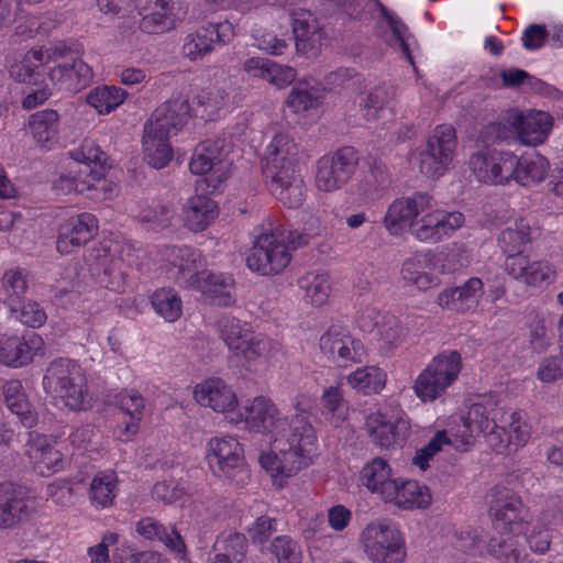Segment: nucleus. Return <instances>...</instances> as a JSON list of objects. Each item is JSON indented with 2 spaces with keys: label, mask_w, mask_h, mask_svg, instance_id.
I'll use <instances>...</instances> for the list:
<instances>
[{
  "label": "nucleus",
  "mask_w": 563,
  "mask_h": 563,
  "mask_svg": "<svg viewBox=\"0 0 563 563\" xmlns=\"http://www.w3.org/2000/svg\"><path fill=\"white\" fill-rule=\"evenodd\" d=\"M190 117L189 100L177 97L157 107L144 125V132L169 139L178 133Z\"/></svg>",
  "instance_id": "9b49d317"
},
{
  "label": "nucleus",
  "mask_w": 563,
  "mask_h": 563,
  "mask_svg": "<svg viewBox=\"0 0 563 563\" xmlns=\"http://www.w3.org/2000/svg\"><path fill=\"white\" fill-rule=\"evenodd\" d=\"M431 206V197L428 194L416 192L412 197L395 200L388 208L384 223L388 231L396 234L405 227L410 228L415 218Z\"/></svg>",
  "instance_id": "4be33fe9"
},
{
  "label": "nucleus",
  "mask_w": 563,
  "mask_h": 563,
  "mask_svg": "<svg viewBox=\"0 0 563 563\" xmlns=\"http://www.w3.org/2000/svg\"><path fill=\"white\" fill-rule=\"evenodd\" d=\"M136 531L148 540H158L163 542L179 559L186 555V544L179 532L170 527L166 528L152 517L141 519L136 525Z\"/></svg>",
  "instance_id": "473e14b6"
},
{
  "label": "nucleus",
  "mask_w": 563,
  "mask_h": 563,
  "mask_svg": "<svg viewBox=\"0 0 563 563\" xmlns=\"http://www.w3.org/2000/svg\"><path fill=\"white\" fill-rule=\"evenodd\" d=\"M91 277L106 289L118 290L119 283L115 274L114 261L110 255L98 256L89 264Z\"/></svg>",
  "instance_id": "5fc2aeb1"
},
{
  "label": "nucleus",
  "mask_w": 563,
  "mask_h": 563,
  "mask_svg": "<svg viewBox=\"0 0 563 563\" xmlns=\"http://www.w3.org/2000/svg\"><path fill=\"white\" fill-rule=\"evenodd\" d=\"M506 271L516 279L533 287H545L555 279V271L547 261H531L528 256L506 262Z\"/></svg>",
  "instance_id": "393cba45"
},
{
  "label": "nucleus",
  "mask_w": 563,
  "mask_h": 563,
  "mask_svg": "<svg viewBox=\"0 0 563 563\" xmlns=\"http://www.w3.org/2000/svg\"><path fill=\"white\" fill-rule=\"evenodd\" d=\"M71 157L84 164L79 170L80 175H86L82 180L88 189H96L95 183H100L106 177V172L111 168L110 157L100 146L92 143H86L78 151L71 153Z\"/></svg>",
  "instance_id": "bb28decb"
},
{
  "label": "nucleus",
  "mask_w": 563,
  "mask_h": 563,
  "mask_svg": "<svg viewBox=\"0 0 563 563\" xmlns=\"http://www.w3.org/2000/svg\"><path fill=\"white\" fill-rule=\"evenodd\" d=\"M456 132L451 125H439L418 152L420 173L430 178L441 177L453 161Z\"/></svg>",
  "instance_id": "39448f33"
},
{
  "label": "nucleus",
  "mask_w": 563,
  "mask_h": 563,
  "mask_svg": "<svg viewBox=\"0 0 563 563\" xmlns=\"http://www.w3.org/2000/svg\"><path fill=\"white\" fill-rule=\"evenodd\" d=\"M2 286L8 298L21 299V296L27 290L26 275L21 268L8 269L2 277Z\"/></svg>",
  "instance_id": "338daca9"
},
{
  "label": "nucleus",
  "mask_w": 563,
  "mask_h": 563,
  "mask_svg": "<svg viewBox=\"0 0 563 563\" xmlns=\"http://www.w3.org/2000/svg\"><path fill=\"white\" fill-rule=\"evenodd\" d=\"M462 368V357L457 351L439 353L420 373L413 389L423 402L439 398L454 383Z\"/></svg>",
  "instance_id": "7ed1b4c3"
},
{
  "label": "nucleus",
  "mask_w": 563,
  "mask_h": 563,
  "mask_svg": "<svg viewBox=\"0 0 563 563\" xmlns=\"http://www.w3.org/2000/svg\"><path fill=\"white\" fill-rule=\"evenodd\" d=\"M234 27L228 20L221 22H208L188 34L183 45V54L190 60L203 57L213 49V44H229L234 37Z\"/></svg>",
  "instance_id": "f8f14e48"
},
{
  "label": "nucleus",
  "mask_w": 563,
  "mask_h": 563,
  "mask_svg": "<svg viewBox=\"0 0 563 563\" xmlns=\"http://www.w3.org/2000/svg\"><path fill=\"white\" fill-rule=\"evenodd\" d=\"M349 383L365 395L377 394L386 383V374L378 367L358 368L349 375Z\"/></svg>",
  "instance_id": "603ef678"
},
{
  "label": "nucleus",
  "mask_w": 563,
  "mask_h": 563,
  "mask_svg": "<svg viewBox=\"0 0 563 563\" xmlns=\"http://www.w3.org/2000/svg\"><path fill=\"white\" fill-rule=\"evenodd\" d=\"M234 280L229 275L214 274L208 269L203 272L197 278V283L192 285L191 289L198 290L203 295H209L213 298L219 299V305L230 306L234 299L231 294Z\"/></svg>",
  "instance_id": "4c0bfd02"
},
{
  "label": "nucleus",
  "mask_w": 563,
  "mask_h": 563,
  "mask_svg": "<svg viewBox=\"0 0 563 563\" xmlns=\"http://www.w3.org/2000/svg\"><path fill=\"white\" fill-rule=\"evenodd\" d=\"M319 29V23L316 18L309 12L296 13L292 19V33L295 37L296 49L307 48V40L302 38L305 32L309 30Z\"/></svg>",
  "instance_id": "0e129e2a"
},
{
  "label": "nucleus",
  "mask_w": 563,
  "mask_h": 563,
  "mask_svg": "<svg viewBox=\"0 0 563 563\" xmlns=\"http://www.w3.org/2000/svg\"><path fill=\"white\" fill-rule=\"evenodd\" d=\"M274 235H258L246 257L247 267L262 276L277 275L289 264L291 255Z\"/></svg>",
  "instance_id": "0eeeda50"
},
{
  "label": "nucleus",
  "mask_w": 563,
  "mask_h": 563,
  "mask_svg": "<svg viewBox=\"0 0 563 563\" xmlns=\"http://www.w3.org/2000/svg\"><path fill=\"white\" fill-rule=\"evenodd\" d=\"M34 467L42 476H49L64 467L63 454L54 446L33 455Z\"/></svg>",
  "instance_id": "052dcab7"
},
{
  "label": "nucleus",
  "mask_w": 563,
  "mask_h": 563,
  "mask_svg": "<svg viewBox=\"0 0 563 563\" xmlns=\"http://www.w3.org/2000/svg\"><path fill=\"white\" fill-rule=\"evenodd\" d=\"M126 96V91L120 87L102 86L92 89L87 95L86 101L93 107L98 113L108 114L123 103Z\"/></svg>",
  "instance_id": "de8ad7c7"
},
{
  "label": "nucleus",
  "mask_w": 563,
  "mask_h": 563,
  "mask_svg": "<svg viewBox=\"0 0 563 563\" xmlns=\"http://www.w3.org/2000/svg\"><path fill=\"white\" fill-rule=\"evenodd\" d=\"M221 335L230 350L247 360H254L262 353L261 342L254 341L253 333L234 318L223 320Z\"/></svg>",
  "instance_id": "c85d7f7f"
},
{
  "label": "nucleus",
  "mask_w": 563,
  "mask_h": 563,
  "mask_svg": "<svg viewBox=\"0 0 563 563\" xmlns=\"http://www.w3.org/2000/svg\"><path fill=\"white\" fill-rule=\"evenodd\" d=\"M464 223V216L459 211L435 210L410 223V233L421 242L437 243L449 236Z\"/></svg>",
  "instance_id": "ddd939ff"
},
{
  "label": "nucleus",
  "mask_w": 563,
  "mask_h": 563,
  "mask_svg": "<svg viewBox=\"0 0 563 563\" xmlns=\"http://www.w3.org/2000/svg\"><path fill=\"white\" fill-rule=\"evenodd\" d=\"M483 282L479 278H470L464 285L453 288H446L438 296V303L444 308L457 310L459 303L467 301L481 291Z\"/></svg>",
  "instance_id": "3c124183"
},
{
  "label": "nucleus",
  "mask_w": 563,
  "mask_h": 563,
  "mask_svg": "<svg viewBox=\"0 0 563 563\" xmlns=\"http://www.w3.org/2000/svg\"><path fill=\"white\" fill-rule=\"evenodd\" d=\"M532 230L526 219H519L514 227H507L498 236V244L507 255L506 262H511L514 257H525L521 255L523 247L532 241Z\"/></svg>",
  "instance_id": "e433bc0d"
},
{
  "label": "nucleus",
  "mask_w": 563,
  "mask_h": 563,
  "mask_svg": "<svg viewBox=\"0 0 563 563\" xmlns=\"http://www.w3.org/2000/svg\"><path fill=\"white\" fill-rule=\"evenodd\" d=\"M390 174L384 162L374 158L368 163V172L357 184V194L366 199L374 198L389 187Z\"/></svg>",
  "instance_id": "ea45409f"
},
{
  "label": "nucleus",
  "mask_w": 563,
  "mask_h": 563,
  "mask_svg": "<svg viewBox=\"0 0 563 563\" xmlns=\"http://www.w3.org/2000/svg\"><path fill=\"white\" fill-rule=\"evenodd\" d=\"M388 483L382 497L386 503H394L402 509H426L431 505L432 496L426 485L413 479L395 478Z\"/></svg>",
  "instance_id": "a211bd4d"
},
{
  "label": "nucleus",
  "mask_w": 563,
  "mask_h": 563,
  "mask_svg": "<svg viewBox=\"0 0 563 563\" xmlns=\"http://www.w3.org/2000/svg\"><path fill=\"white\" fill-rule=\"evenodd\" d=\"M4 402L12 413L20 418L25 428H32L37 423V412L29 402L20 380H8L2 386Z\"/></svg>",
  "instance_id": "f704fd0d"
},
{
  "label": "nucleus",
  "mask_w": 563,
  "mask_h": 563,
  "mask_svg": "<svg viewBox=\"0 0 563 563\" xmlns=\"http://www.w3.org/2000/svg\"><path fill=\"white\" fill-rule=\"evenodd\" d=\"M323 98L324 88L310 86L307 80H303L292 87L286 99V104L295 113L305 112L319 107Z\"/></svg>",
  "instance_id": "79ce46f5"
},
{
  "label": "nucleus",
  "mask_w": 563,
  "mask_h": 563,
  "mask_svg": "<svg viewBox=\"0 0 563 563\" xmlns=\"http://www.w3.org/2000/svg\"><path fill=\"white\" fill-rule=\"evenodd\" d=\"M467 420L470 426L475 424L479 432L487 433L489 445L499 453L511 444L516 449L525 445L529 438L522 413L499 407L492 395L471 406Z\"/></svg>",
  "instance_id": "f03ea898"
},
{
  "label": "nucleus",
  "mask_w": 563,
  "mask_h": 563,
  "mask_svg": "<svg viewBox=\"0 0 563 563\" xmlns=\"http://www.w3.org/2000/svg\"><path fill=\"white\" fill-rule=\"evenodd\" d=\"M29 129L36 142L46 144L59 130V114L53 109L36 111L29 118Z\"/></svg>",
  "instance_id": "a18cd8bd"
},
{
  "label": "nucleus",
  "mask_w": 563,
  "mask_h": 563,
  "mask_svg": "<svg viewBox=\"0 0 563 563\" xmlns=\"http://www.w3.org/2000/svg\"><path fill=\"white\" fill-rule=\"evenodd\" d=\"M299 147L286 133L276 134L267 146L263 175L272 176L286 169H297Z\"/></svg>",
  "instance_id": "412c9836"
},
{
  "label": "nucleus",
  "mask_w": 563,
  "mask_h": 563,
  "mask_svg": "<svg viewBox=\"0 0 563 563\" xmlns=\"http://www.w3.org/2000/svg\"><path fill=\"white\" fill-rule=\"evenodd\" d=\"M353 89L357 92V103L365 120L376 119L378 111L395 96L393 86L386 84L377 85L368 90L366 85L358 80V88Z\"/></svg>",
  "instance_id": "c9c22d12"
},
{
  "label": "nucleus",
  "mask_w": 563,
  "mask_h": 563,
  "mask_svg": "<svg viewBox=\"0 0 563 563\" xmlns=\"http://www.w3.org/2000/svg\"><path fill=\"white\" fill-rule=\"evenodd\" d=\"M44 345L37 333L30 331L22 336L0 338V363L10 367H22L33 361Z\"/></svg>",
  "instance_id": "dca6fc26"
},
{
  "label": "nucleus",
  "mask_w": 563,
  "mask_h": 563,
  "mask_svg": "<svg viewBox=\"0 0 563 563\" xmlns=\"http://www.w3.org/2000/svg\"><path fill=\"white\" fill-rule=\"evenodd\" d=\"M114 484L112 477L109 475L95 476L90 484L89 495L93 504L101 507L110 505L114 498L113 494Z\"/></svg>",
  "instance_id": "bf43d9fd"
},
{
  "label": "nucleus",
  "mask_w": 563,
  "mask_h": 563,
  "mask_svg": "<svg viewBox=\"0 0 563 563\" xmlns=\"http://www.w3.org/2000/svg\"><path fill=\"white\" fill-rule=\"evenodd\" d=\"M207 459L209 466L218 476L223 475L233 479L236 474L246 473L243 449L233 438L210 440Z\"/></svg>",
  "instance_id": "4468645a"
},
{
  "label": "nucleus",
  "mask_w": 563,
  "mask_h": 563,
  "mask_svg": "<svg viewBox=\"0 0 563 563\" xmlns=\"http://www.w3.org/2000/svg\"><path fill=\"white\" fill-rule=\"evenodd\" d=\"M186 494V487L180 483L173 481L158 482L152 488V496L165 505H170L179 500Z\"/></svg>",
  "instance_id": "69168bd1"
},
{
  "label": "nucleus",
  "mask_w": 563,
  "mask_h": 563,
  "mask_svg": "<svg viewBox=\"0 0 563 563\" xmlns=\"http://www.w3.org/2000/svg\"><path fill=\"white\" fill-rule=\"evenodd\" d=\"M365 428L372 441L385 449L402 446L410 434V424L407 420L386 419L382 413L369 415Z\"/></svg>",
  "instance_id": "f3484780"
},
{
  "label": "nucleus",
  "mask_w": 563,
  "mask_h": 563,
  "mask_svg": "<svg viewBox=\"0 0 563 563\" xmlns=\"http://www.w3.org/2000/svg\"><path fill=\"white\" fill-rule=\"evenodd\" d=\"M75 374H81V369L76 362L69 358H56L46 368L43 387L47 393H54L73 380Z\"/></svg>",
  "instance_id": "37998d69"
},
{
  "label": "nucleus",
  "mask_w": 563,
  "mask_h": 563,
  "mask_svg": "<svg viewBox=\"0 0 563 563\" xmlns=\"http://www.w3.org/2000/svg\"><path fill=\"white\" fill-rule=\"evenodd\" d=\"M216 550L221 551L231 561L241 563L246 555L247 539L241 532H231L222 539H218L213 545Z\"/></svg>",
  "instance_id": "4d7b16f0"
},
{
  "label": "nucleus",
  "mask_w": 563,
  "mask_h": 563,
  "mask_svg": "<svg viewBox=\"0 0 563 563\" xmlns=\"http://www.w3.org/2000/svg\"><path fill=\"white\" fill-rule=\"evenodd\" d=\"M514 137L522 144L538 145L543 143L553 125L552 117L543 111L517 112L511 114Z\"/></svg>",
  "instance_id": "6ab92c4d"
},
{
  "label": "nucleus",
  "mask_w": 563,
  "mask_h": 563,
  "mask_svg": "<svg viewBox=\"0 0 563 563\" xmlns=\"http://www.w3.org/2000/svg\"><path fill=\"white\" fill-rule=\"evenodd\" d=\"M319 346L322 354L338 366H346L358 356L355 340L336 327H331L321 335Z\"/></svg>",
  "instance_id": "b1692460"
},
{
  "label": "nucleus",
  "mask_w": 563,
  "mask_h": 563,
  "mask_svg": "<svg viewBox=\"0 0 563 563\" xmlns=\"http://www.w3.org/2000/svg\"><path fill=\"white\" fill-rule=\"evenodd\" d=\"M318 448L316 431L303 418L289 422L286 443L275 438L269 452H261L258 462L273 477H291L311 464Z\"/></svg>",
  "instance_id": "f257e3e1"
},
{
  "label": "nucleus",
  "mask_w": 563,
  "mask_h": 563,
  "mask_svg": "<svg viewBox=\"0 0 563 563\" xmlns=\"http://www.w3.org/2000/svg\"><path fill=\"white\" fill-rule=\"evenodd\" d=\"M244 421L251 431L258 433L276 432L284 424L276 406L264 396L255 397L244 407Z\"/></svg>",
  "instance_id": "cd10ccee"
},
{
  "label": "nucleus",
  "mask_w": 563,
  "mask_h": 563,
  "mask_svg": "<svg viewBox=\"0 0 563 563\" xmlns=\"http://www.w3.org/2000/svg\"><path fill=\"white\" fill-rule=\"evenodd\" d=\"M154 310L166 321L174 322L181 316V300L174 289H157L151 298Z\"/></svg>",
  "instance_id": "864d4df0"
},
{
  "label": "nucleus",
  "mask_w": 563,
  "mask_h": 563,
  "mask_svg": "<svg viewBox=\"0 0 563 563\" xmlns=\"http://www.w3.org/2000/svg\"><path fill=\"white\" fill-rule=\"evenodd\" d=\"M514 137L511 114L506 121L490 122L485 125L479 134V139L486 145L494 144L498 141H505Z\"/></svg>",
  "instance_id": "e2e57ef3"
},
{
  "label": "nucleus",
  "mask_w": 563,
  "mask_h": 563,
  "mask_svg": "<svg viewBox=\"0 0 563 563\" xmlns=\"http://www.w3.org/2000/svg\"><path fill=\"white\" fill-rule=\"evenodd\" d=\"M362 479L365 486L372 492L384 496L385 486L394 483L391 478V468L382 457H375L368 462L361 471Z\"/></svg>",
  "instance_id": "09e8293b"
},
{
  "label": "nucleus",
  "mask_w": 563,
  "mask_h": 563,
  "mask_svg": "<svg viewBox=\"0 0 563 563\" xmlns=\"http://www.w3.org/2000/svg\"><path fill=\"white\" fill-rule=\"evenodd\" d=\"M33 504L25 487L12 482L0 483V529L26 522L34 512Z\"/></svg>",
  "instance_id": "9d476101"
},
{
  "label": "nucleus",
  "mask_w": 563,
  "mask_h": 563,
  "mask_svg": "<svg viewBox=\"0 0 563 563\" xmlns=\"http://www.w3.org/2000/svg\"><path fill=\"white\" fill-rule=\"evenodd\" d=\"M247 73L268 80L272 85L282 89L296 79V70L290 66L279 65L271 59L252 57L244 64Z\"/></svg>",
  "instance_id": "72a5a7b5"
},
{
  "label": "nucleus",
  "mask_w": 563,
  "mask_h": 563,
  "mask_svg": "<svg viewBox=\"0 0 563 563\" xmlns=\"http://www.w3.org/2000/svg\"><path fill=\"white\" fill-rule=\"evenodd\" d=\"M517 155L511 152L486 150L473 154L468 165L481 183L504 185L510 181Z\"/></svg>",
  "instance_id": "6e6552de"
},
{
  "label": "nucleus",
  "mask_w": 563,
  "mask_h": 563,
  "mask_svg": "<svg viewBox=\"0 0 563 563\" xmlns=\"http://www.w3.org/2000/svg\"><path fill=\"white\" fill-rule=\"evenodd\" d=\"M98 232V221L91 213H80L64 221L58 229L56 249L60 254H69L87 244Z\"/></svg>",
  "instance_id": "2eb2a0df"
},
{
  "label": "nucleus",
  "mask_w": 563,
  "mask_h": 563,
  "mask_svg": "<svg viewBox=\"0 0 563 563\" xmlns=\"http://www.w3.org/2000/svg\"><path fill=\"white\" fill-rule=\"evenodd\" d=\"M144 161L153 168H164L173 158V148L168 139L144 132Z\"/></svg>",
  "instance_id": "49530a36"
},
{
  "label": "nucleus",
  "mask_w": 563,
  "mask_h": 563,
  "mask_svg": "<svg viewBox=\"0 0 563 563\" xmlns=\"http://www.w3.org/2000/svg\"><path fill=\"white\" fill-rule=\"evenodd\" d=\"M451 444L445 430L437 431L431 440L421 449L416 451L412 464L420 470L426 471L429 467V461L442 450V446Z\"/></svg>",
  "instance_id": "13d9d810"
},
{
  "label": "nucleus",
  "mask_w": 563,
  "mask_h": 563,
  "mask_svg": "<svg viewBox=\"0 0 563 563\" xmlns=\"http://www.w3.org/2000/svg\"><path fill=\"white\" fill-rule=\"evenodd\" d=\"M267 550L276 558L277 563H301L300 545L288 536L274 538Z\"/></svg>",
  "instance_id": "6e6d98bb"
},
{
  "label": "nucleus",
  "mask_w": 563,
  "mask_h": 563,
  "mask_svg": "<svg viewBox=\"0 0 563 563\" xmlns=\"http://www.w3.org/2000/svg\"><path fill=\"white\" fill-rule=\"evenodd\" d=\"M54 394H58L63 398L65 406L71 410H86L90 407L86 378L82 373L75 374L73 380L65 384V387L62 386Z\"/></svg>",
  "instance_id": "8fccbe9b"
},
{
  "label": "nucleus",
  "mask_w": 563,
  "mask_h": 563,
  "mask_svg": "<svg viewBox=\"0 0 563 563\" xmlns=\"http://www.w3.org/2000/svg\"><path fill=\"white\" fill-rule=\"evenodd\" d=\"M185 225L192 232L206 230L218 217V203L207 195L190 197L183 208Z\"/></svg>",
  "instance_id": "c756f323"
},
{
  "label": "nucleus",
  "mask_w": 563,
  "mask_h": 563,
  "mask_svg": "<svg viewBox=\"0 0 563 563\" xmlns=\"http://www.w3.org/2000/svg\"><path fill=\"white\" fill-rule=\"evenodd\" d=\"M4 305L8 307L10 316L26 327L40 328L47 319L44 309L36 301L7 298Z\"/></svg>",
  "instance_id": "c03bdc74"
},
{
  "label": "nucleus",
  "mask_w": 563,
  "mask_h": 563,
  "mask_svg": "<svg viewBox=\"0 0 563 563\" xmlns=\"http://www.w3.org/2000/svg\"><path fill=\"white\" fill-rule=\"evenodd\" d=\"M360 540L366 555L375 563H402L407 555L401 532L385 521L369 522Z\"/></svg>",
  "instance_id": "20e7f679"
},
{
  "label": "nucleus",
  "mask_w": 563,
  "mask_h": 563,
  "mask_svg": "<svg viewBox=\"0 0 563 563\" xmlns=\"http://www.w3.org/2000/svg\"><path fill=\"white\" fill-rule=\"evenodd\" d=\"M174 266L177 269L174 275L176 283L183 288L191 289L206 268V261L200 251L186 246L178 250Z\"/></svg>",
  "instance_id": "2f4dec72"
},
{
  "label": "nucleus",
  "mask_w": 563,
  "mask_h": 563,
  "mask_svg": "<svg viewBox=\"0 0 563 563\" xmlns=\"http://www.w3.org/2000/svg\"><path fill=\"white\" fill-rule=\"evenodd\" d=\"M198 147L201 153L210 156L211 163L218 167L222 165L224 158L231 152V142H229L227 137H217L214 140L202 141Z\"/></svg>",
  "instance_id": "774afa93"
},
{
  "label": "nucleus",
  "mask_w": 563,
  "mask_h": 563,
  "mask_svg": "<svg viewBox=\"0 0 563 563\" xmlns=\"http://www.w3.org/2000/svg\"><path fill=\"white\" fill-rule=\"evenodd\" d=\"M487 542L488 553L501 563H520L527 556L523 528L496 530Z\"/></svg>",
  "instance_id": "aec40b11"
},
{
  "label": "nucleus",
  "mask_w": 563,
  "mask_h": 563,
  "mask_svg": "<svg viewBox=\"0 0 563 563\" xmlns=\"http://www.w3.org/2000/svg\"><path fill=\"white\" fill-rule=\"evenodd\" d=\"M195 399L201 406L210 407L218 412L232 411L238 405L234 391L221 378H210L196 386Z\"/></svg>",
  "instance_id": "a878e982"
},
{
  "label": "nucleus",
  "mask_w": 563,
  "mask_h": 563,
  "mask_svg": "<svg viewBox=\"0 0 563 563\" xmlns=\"http://www.w3.org/2000/svg\"><path fill=\"white\" fill-rule=\"evenodd\" d=\"M514 165L510 180H515L521 186H530L544 180L550 169L549 161L541 155L531 158L517 156V163L515 162Z\"/></svg>",
  "instance_id": "58836bf2"
},
{
  "label": "nucleus",
  "mask_w": 563,
  "mask_h": 563,
  "mask_svg": "<svg viewBox=\"0 0 563 563\" xmlns=\"http://www.w3.org/2000/svg\"><path fill=\"white\" fill-rule=\"evenodd\" d=\"M276 531L277 520L267 515L257 517L247 528L251 541L257 545H264Z\"/></svg>",
  "instance_id": "680f3d73"
},
{
  "label": "nucleus",
  "mask_w": 563,
  "mask_h": 563,
  "mask_svg": "<svg viewBox=\"0 0 563 563\" xmlns=\"http://www.w3.org/2000/svg\"><path fill=\"white\" fill-rule=\"evenodd\" d=\"M489 514L496 530L518 529L525 526L527 509L512 489L496 485L490 490Z\"/></svg>",
  "instance_id": "1a4fd4ad"
},
{
  "label": "nucleus",
  "mask_w": 563,
  "mask_h": 563,
  "mask_svg": "<svg viewBox=\"0 0 563 563\" xmlns=\"http://www.w3.org/2000/svg\"><path fill=\"white\" fill-rule=\"evenodd\" d=\"M430 260L426 256H416L408 258L402 264L401 276L407 285L415 286L418 290H428L439 284L438 277L427 272Z\"/></svg>",
  "instance_id": "a19ab883"
},
{
  "label": "nucleus",
  "mask_w": 563,
  "mask_h": 563,
  "mask_svg": "<svg viewBox=\"0 0 563 563\" xmlns=\"http://www.w3.org/2000/svg\"><path fill=\"white\" fill-rule=\"evenodd\" d=\"M265 178L271 179L269 190L284 206L290 209L302 206L306 199V187L298 169H286Z\"/></svg>",
  "instance_id": "5701e85b"
},
{
  "label": "nucleus",
  "mask_w": 563,
  "mask_h": 563,
  "mask_svg": "<svg viewBox=\"0 0 563 563\" xmlns=\"http://www.w3.org/2000/svg\"><path fill=\"white\" fill-rule=\"evenodd\" d=\"M360 154L353 146H343L317 163L316 184L325 192L342 188L355 173Z\"/></svg>",
  "instance_id": "423d86ee"
},
{
  "label": "nucleus",
  "mask_w": 563,
  "mask_h": 563,
  "mask_svg": "<svg viewBox=\"0 0 563 563\" xmlns=\"http://www.w3.org/2000/svg\"><path fill=\"white\" fill-rule=\"evenodd\" d=\"M48 77L51 81L59 85V89L77 92L89 85L92 70L81 59H74L71 64L64 63L52 68Z\"/></svg>",
  "instance_id": "7c9ffc66"
}]
</instances>
